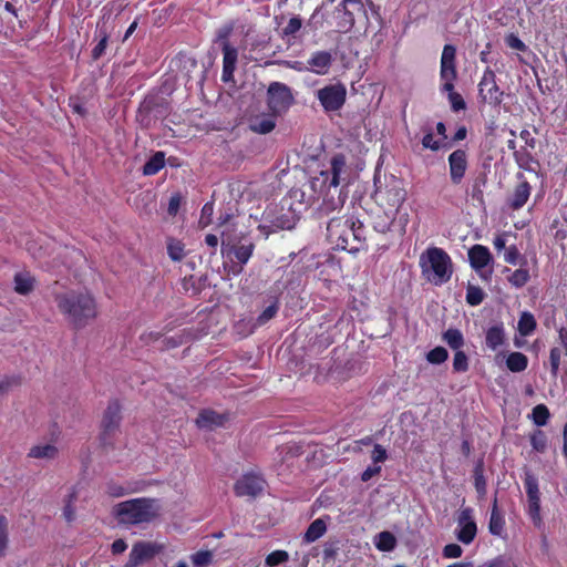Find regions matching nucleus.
Instances as JSON below:
<instances>
[{
  "instance_id": "1",
  "label": "nucleus",
  "mask_w": 567,
  "mask_h": 567,
  "mask_svg": "<svg viewBox=\"0 0 567 567\" xmlns=\"http://www.w3.org/2000/svg\"><path fill=\"white\" fill-rule=\"evenodd\" d=\"M55 302L59 310L76 328H82L96 317V303L87 291H68L58 293Z\"/></svg>"
},
{
  "instance_id": "2",
  "label": "nucleus",
  "mask_w": 567,
  "mask_h": 567,
  "mask_svg": "<svg viewBox=\"0 0 567 567\" xmlns=\"http://www.w3.org/2000/svg\"><path fill=\"white\" fill-rule=\"evenodd\" d=\"M161 514L156 498L138 497L121 502L113 507V515L120 525L140 526L150 524Z\"/></svg>"
},
{
  "instance_id": "3",
  "label": "nucleus",
  "mask_w": 567,
  "mask_h": 567,
  "mask_svg": "<svg viewBox=\"0 0 567 567\" xmlns=\"http://www.w3.org/2000/svg\"><path fill=\"white\" fill-rule=\"evenodd\" d=\"M420 266L426 279L435 286L447 282L453 274L450 256L437 247L427 248L421 255Z\"/></svg>"
},
{
  "instance_id": "4",
  "label": "nucleus",
  "mask_w": 567,
  "mask_h": 567,
  "mask_svg": "<svg viewBox=\"0 0 567 567\" xmlns=\"http://www.w3.org/2000/svg\"><path fill=\"white\" fill-rule=\"evenodd\" d=\"M375 200L379 206L389 214L396 215L399 208L406 199V190L403 181L394 175L384 176L382 182L380 177L374 178Z\"/></svg>"
},
{
  "instance_id": "5",
  "label": "nucleus",
  "mask_w": 567,
  "mask_h": 567,
  "mask_svg": "<svg viewBox=\"0 0 567 567\" xmlns=\"http://www.w3.org/2000/svg\"><path fill=\"white\" fill-rule=\"evenodd\" d=\"M349 177V169L347 166L346 157L342 154L334 155L330 161V167L327 171H322L320 176L312 179V187L316 188L318 185L326 186L329 189H333L338 193V187L341 184H347Z\"/></svg>"
},
{
  "instance_id": "6",
  "label": "nucleus",
  "mask_w": 567,
  "mask_h": 567,
  "mask_svg": "<svg viewBox=\"0 0 567 567\" xmlns=\"http://www.w3.org/2000/svg\"><path fill=\"white\" fill-rule=\"evenodd\" d=\"M354 223L352 218L332 217L327 225V237L330 243L340 249L359 250V246L351 243Z\"/></svg>"
},
{
  "instance_id": "7",
  "label": "nucleus",
  "mask_w": 567,
  "mask_h": 567,
  "mask_svg": "<svg viewBox=\"0 0 567 567\" xmlns=\"http://www.w3.org/2000/svg\"><path fill=\"white\" fill-rule=\"evenodd\" d=\"M478 96L482 102L491 106H499L503 102L504 92L496 83V75L487 68L478 83Z\"/></svg>"
},
{
  "instance_id": "8",
  "label": "nucleus",
  "mask_w": 567,
  "mask_h": 567,
  "mask_svg": "<svg viewBox=\"0 0 567 567\" xmlns=\"http://www.w3.org/2000/svg\"><path fill=\"white\" fill-rule=\"evenodd\" d=\"M317 97L327 112L340 110L347 97V89L343 84H330L317 91Z\"/></svg>"
},
{
  "instance_id": "9",
  "label": "nucleus",
  "mask_w": 567,
  "mask_h": 567,
  "mask_svg": "<svg viewBox=\"0 0 567 567\" xmlns=\"http://www.w3.org/2000/svg\"><path fill=\"white\" fill-rule=\"evenodd\" d=\"M456 48L452 44L443 47L441 55L440 78L443 82L442 90L451 91L454 89V81L456 79Z\"/></svg>"
},
{
  "instance_id": "10",
  "label": "nucleus",
  "mask_w": 567,
  "mask_h": 567,
  "mask_svg": "<svg viewBox=\"0 0 567 567\" xmlns=\"http://www.w3.org/2000/svg\"><path fill=\"white\" fill-rule=\"evenodd\" d=\"M267 96L268 106L272 114H280L285 112L292 103L290 89L284 83H271L268 87Z\"/></svg>"
},
{
  "instance_id": "11",
  "label": "nucleus",
  "mask_w": 567,
  "mask_h": 567,
  "mask_svg": "<svg viewBox=\"0 0 567 567\" xmlns=\"http://www.w3.org/2000/svg\"><path fill=\"white\" fill-rule=\"evenodd\" d=\"M456 523V538L465 545L471 544L477 533L473 509L471 507L461 508L457 514Z\"/></svg>"
},
{
  "instance_id": "12",
  "label": "nucleus",
  "mask_w": 567,
  "mask_h": 567,
  "mask_svg": "<svg viewBox=\"0 0 567 567\" xmlns=\"http://www.w3.org/2000/svg\"><path fill=\"white\" fill-rule=\"evenodd\" d=\"M163 546L153 542H137L133 545L126 567H136L155 557Z\"/></svg>"
},
{
  "instance_id": "13",
  "label": "nucleus",
  "mask_w": 567,
  "mask_h": 567,
  "mask_svg": "<svg viewBox=\"0 0 567 567\" xmlns=\"http://www.w3.org/2000/svg\"><path fill=\"white\" fill-rule=\"evenodd\" d=\"M450 178L454 185H458L465 176L468 161L464 150H456L449 155Z\"/></svg>"
},
{
  "instance_id": "14",
  "label": "nucleus",
  "mask_w": 567,
  "mask_h": 567,
  "mask_svg": "<svg viewBox=\"0 0 567 567\" xmlns=\"http://www.w3.org/2000/svg\"><path fill=\"white\" fill-rule=\"evenodd\" d=\"M265 481L255 474H246L235 484V493L237 496L255 497L262 492Z\"/></svg>"
},
{
  "instance_id": "15",
  "label": "nucleus",
  "mask_w": 567,
  "mask_h": 567,
  "mask_svg": "<svg viewBox=\"0 0 567 567\" xmlns=\"http://www.w3.org/2000/svg\"><path fill=\"white\" fill-rule=\"evenodd\" d=\"M226 415L217 413L213 410H203L196 419V425L205 431H214L225 425Z\"/></svg>"
},
{
  "instance_id": "16",
  "label": "nucleus",
  "mask_w": 567,
  "mask_h": 567,
  "mask_svg": "<svg viewBox=\"0 0 567 567\" xmlns=\"http://www.w3.org/2000/svg\"><path fill=\"white\" fill-rule=\"evenodd\" d=\"M332 63V54L329 51L313 52L308 60V71L319 75H324L329 72Z\"/></svg>"
},
{
  "instance_id": "17",
  "label": "nucleus",
  "mask_w": 567,
  "mask_h": 567,
  "mask_svg": "<svg viewBox=\"0 0 567 567\" xmlns=\"http://www.w3.org/2000/svg\"><path fill=\"white\" fill-rule=\"evenodd\" d=\"M344 204V196L341 195V192L338 189V193H334L333 189H329L323 197V202L320 205L318 213L320 216H329L337 210H340Z\"/></svg>"
},
{
  "instance_id": "18",
  "label": "nucleus",
  "mask_w": 567,
  "mask_h": 567,
  "mask_svg": "<svg viewBox=\"0 0 567 567\" xmlns=\"http://www.w3.org/2000/svg\"><path fill=\"white\" fill-rule=\"evenodd\" d=\"M468 259L472 268L476 271H481L492 261V255L487 247L474 245L468 250Z\"/></svg>"
},
{
  "instance_id": "19",
  "label": "nucleus",
  "mask_w": 567,
  "mask_h": 567,
  "mask_svg": "<svg viewBox=\"0 0 567 567\" xmlns=\"http://www.w3.org/2000/svg\"><path fill=\"white\" fill-rule=\"evenodd\" d=\"M121 422V406L118 402L113 401L109 404L106 408L103 420H102V427L104 431V434L112 433L117 429Z\"/></svg>"
},
{
  "instance_id": "20",
  "label": "nucleus",
  "mask_w": 567,
  "mask_h": 567,
  "mask_svg": "<svg viewBox=\"0 0 567 567\" xmlns=\"http://www.w3.org/2000/svg\"><path fill=\"white\" fill-rule=\"evenodd\" d=\"M530 185L523 181L514 189V193L509 199V206L513 209L522 208L530 196Z\"/></svg>"
},
{
  "instance_id": "21",
  "label": "nucleus",
  "mask_w": 567,
  "mask_h": 567,
  "mask_svg": "<svg viewBox=\"0 0 567 567\" xmlns=\"http://www.w3.org/2000/svg\"><path fill=\"white\" fill-rule=\"evenodd\" d=\"M59 454V450L54 444L45 443L32 446L29 450L28 456L31 458L51 461Z\"/></svg>"
},
{
  "instance_id": "22",
  "label": "nucleus",
  "mask_w": 567,
  "mask_h": 567,
  "mask_svg": "<svg viewBox=\"0 0 567 567\" xmlns=\"http://www.w3.org/2000/svg\"><path fill=\"white\" fill-rule=\"evenodd\" d=\"M255 249V245L251 241L234 245L228 249V252H233L235 258L240 262V265H245L250 259L252 251ZM243 270V266L239 267L235 272L239 274Z\"/></svg>"
},
{
  "instance_id": "23",
  "label": "nucleus",
  "mask_w": 567,
  "mask_h": 567,
  "mask_svg": "<svg viewBox=\"0 0 567 567\" xmlns=\"http://www.w3.org/2000/svg\"><path fill=\"white\" fill-rule=\"evenodd\" d=\"M485 342L487 348L491 350H496L505 342V332L503 324H496L487 329L485 336Z\"/></svg>"
},
{
  "instance_id": "24",
  "label": "nucleus",
  "mask_w": 567,
  "mask_h": 567,
  "mask_svg": "<svg viewBox=\"0 0 567 567\" xmlns=\"http://www.w3.org/2000/svg\"><path fill=\"white\" fill-rule=\"evenodd\" d=\"M35 279L28 271L17 272L14 276V290L20 295H28L34 288Z\"/></svg>"
},
{
  "instance_id": "25",
  "label": "nucleus",
  "mask_w": 567,
  "mask_h": 567,
  "mask_svg": "<svg viewBox=\"0 0 567 567\" xmlns=\"http://www.w3.org/2000/svg\"><path fill=\"white\" fill-rule=\"evenodd\" d=\"M505 519L504 516L499 513L497 507V499L495 498L493 502L488 529L492 535L501 536L504 532Z\"/></svg>"
},
{
  "instance_id": "26",
  "label": "nucleus",
  "mask_w": 567,
  "mask_h": 567,
  "mask_svg": "<svg viewBox=\"0 0 567 567\" xmlns=\"http://www.w3.org/2000/svg\"><path fill=\"white\" fill-rule=\"evenodd\" d=\"M327 530V524L323 518L315 519L305 533V540L312 543L319 539Z\"/></svg>"
},
{
  "instance_id": "27",
  "label": "nucleus",
  "mask_w": 567,
  "mask_h": 567,
  "mask_svg": "<svg viewBox=\"0 0 567 567\" xmlns=\"http://www.w3.org/2000/svg\"><path fill=\"white\" fill-rule=\"evenodd\" d=\"M443 341L454 351L461 350L464 347V337L458 329L450 328L443 336Z\"/></svg>"
},
{
  "instance_id": "28",
  "label": "nucleus",
  "mask_w": 567,
  "mask_h": 567,
  "mask_svg": "<svg viewBox=\"0 0 567 567\" xmlns=\"http://www.w3.org/2000/svg\"><path fill=\"white\" fill-rule=\"evenodd\" d=\"M374 545L381 551H391L396 546V538L390 532H381L374 537Z\"/></svg>"
},
{
  "instance_id": "29",
  "label": "nucleus",
  "mask_w": 567,
  "mask_h": 567,
  "mask_svg": "<svg viewBox=\"0 0 567 567\" xmlns=\"http://www.w3.org/2000/svg\"><path fill=\"white\" fill-rule=\"evenodd\" d=\"M536 326L535 317L530 312H522L517 323V330L523 337L532 334L536 329Z\"/></svg>"
},
{
  "instance_id": "30",
  "label": "nucleus",
  "mask_w": 567,
  "mask_h": 567,
  "mask_svg": "<svg viewBox=\"0 0 567 567\" xmlns=\"http://www.w3.org/2000/svg\"><path fill=\"white\" fill-rule=\"evenodd\" d=\"M165 164L164 153H155L143 166V174L152 176L157 174Z\"/></svg>"
},
{
  "instance_id": "31",
  "label": "nucleus",
  "mask_w": 567,
  "mask_h": 567,
  "mask_svg": "<svg viewBox=\"0 0 567 567\" xmlns=\"http://www.w3.org/2000/svg\"><path fill=\"white\" fill-rule=\"evenodd\" d=\"M506 365L512 372H522L527 368L528 359L522 352H512L506 359Z\"/></svg>"
},
{
  "instance_id": "32",
  "label": "nucleus",
  "mask_w": 567,
  "mask_h": 567,
  "mask_svg": "<svg viewBox=\"0 0 567 567\" xmlns=\"http://www.w3.org/2000/svg\"><path fill=\"white\" fill-rule=\"evenodd\" d=\"M275 126L276 122L272 116H257L250 124L251 130L259 134H267L271 132Z\"/></svg>"
},
{
  "instance_id": "33",
  "label": "nucleus",
  "mask_w": 567,
  "mask_h": 567,
  "mask_svg": "<svg viewBox=\"0 0 567 567\" xmlns=\"http://www.w3.org/2000/svg\"><path fill=\"white\" fill-rule=\"evenodd\" d=\"M524 485L528 501L540 499L537 478L529 472H526Z\"/></svg>"
},
{
  "instance_id": "34",
  "label": "nucleus",
  "mask_w": 567,
  "mask_h": 567,
  "mask_svg": "<svg viewBox=\"0 0 567 567\" xmlns=\"http://www.w3.org/2000/svg\"><path fill=\"white\" fill-rule=\"evenodd\" d=\"M549 416H550L549 410L545 404H538L532 411L533 422L537 426L546 425Z\"/></svg>"
},
{
  "instance_id": "35",
  "label": "nucleus",
  "mask_w": 567,
  "mask_h": 567,
  "mask_svg": "<svg viewBox=\"0 0 567 567\" xmlns=\"http://www.w3.org/2000/svg\"><path fill=\"white\" fill-rule=\"evenodd\" d=\"M8 545H9L8 520L3 515H0V558L6 556Z\"/></svg>"
},
{
  "instance_id": "36",
  "label": "nucleus",
  "mask_w": 567,
  "mask_h": 567,
  "mask_svg": "<svg viewBox=\"0 0 567 567\" xmlns=\"http://www.w3.org/2000/svg\"><path fill=\"white\" fill-rule=\"evenodd\" d=\"M474 485L476 492L484 496L486 494V480L484 477L483 464L478 463L474 468Z\"/></svg>"
},
{
  "instance_id": "37",
  "label": "nucleus",
  "mask_w": 567,
  "mask_h": 567,
  "mask_svg": "<svg viewBox=\"0 0 567 567\" xmlns=\"http://www.w3.org/2000/svg\"><path fill=\"white\" fill-rule=\"evenodd\" d=\"M76 501V494L75 492L70 493L64 498V507H63V517L68 523H71L75 518V508L73 504Z\"/></svg>"
},
{
  "instance_id": "38",
  "label": "nucleus",
  "mask_w": 567,
  "mask_h": 567,
  "mask_svg": "<svg viewBox=\"0 0 567 567\" xmlns=\"http://www.w3.org/2000/svg\"><path fill=\"white\" fill-rule=\"evenodd\" d=\"M395 216L396 215H392L390 217L389 214L383 210V216H378L374 220V229L383 234L389 231L395 219Z\"/></svg>"
},
{
  "instance_id": "39",
  "label": "nucleus",
  "mask_w": 567,
  "mask_h": 567,
  "mask_svg": "<svg viewBox=\"0 0 567 567\" xmlns=\"http://www.w3.org/2000/svg\"><path fill=\"white\" fill-rule=\"evenodd\" d=\"M289 554L286 550H275L270 553L265 560L267 567H276L280 564L288 561Z\"/></svg>"
},
{
  "instance_id": "40",
  "label": "nucleus",
  "mask_w": 567,
  "mask_h": 567,
  "mask_svg": "<svg viewBox=\"0 0 567 567\" xmlns=\"http://www.w3.org/2000/svg\"><path fill=\"white\" fill-rule=\"evenodd\" d=\"M527 513L536 527H540L543 520L540 516V499L528 501Z\"/></svg>"
},
{
  "instance_id": "41",
  "label": "nucleus",
  "mask_w": 567,
  "mask_h": 567,
  "mask_svg": "<svg viewBox=\"0 0 567 567\" xmlns=\"http://www.w3.org/2000/svg\"><path fill=\"white\" fill-rule=\"evenodd\" d=\"M190 560L195 567H206L213 560V553L209 550H199L190 556Z\"/></svg>"
},
{
  "instance_id": "42",
  "label": "nucleus",
  "mask_w": 567,
  "mask_h": 567,
  "mask_svg": "<svg viewBox=\"0 0 567 567\" xmlns=\"http://www.w3.org/2000/svg\"><path fill=\"white\" fill-rule=\"evenodd\" d=\"M486 176L484 174L480 175L472 185L471 196L473 199L483 203L484 200V194H483V187L486 184Z\"/></svg>"
},
{
  "instance_id": "43",
  "label": "nucleus",
  "mask_w": 567,
  "mask_h": 567,
  "mask_svg": "<svg viewBox=\"0 0 567 567\" xmlns=\"http://www.w3.org/2000/svg\"><path fill=\"white\" fill-rule=\"evenodd\" d=\"M99 37H100V40H99L97 44L94 47V49L92 50V58L94 60L100 59L105 53V49L107 47V40H109L107 32L103 29H100Z\"/></svg>"
},
{
  "instance_id": "44",
  "label": "nucleus",
  "mask_w": 567,
  "mask_h": 567,
  "mask_svg": "<svg viewBox=\"0 0 567 567\" xmlns=\"http://www.w3.org/2000/svg\"><path fill=\"white\" fill-rule=\"evenodd\" d=\"M530 444L536 452H540V453L545 452V450L547 447L546 434L540 430L535 431L530 435Z\"/></svg>"
},
{
  "instance_id": "45",
  "label": "nucleus",
  "mask_w": 567,
  "mask_h": 567,
  "mask_svg": "<svg viewBox=\"0 0 567 567\" xmlns=\"http://www.w3.org/2000/svg\"><path fill=\"white\" fill-rule=\"evenodd\" d=\"M223 64L236 66L238 56L237 49L231 47L227 41L223 43Z\"/></svg>"
},
{
  "instance_id": "46",
  "label": "nucleus",
  "mask_w": 567,
  "mask_h": 567,
  "mask_svg": "<svg viewBox=\"0 0 567 567\" xmlns=\"http://www.w3.org/2000/svg\"><path fill=\"white\" fill-rule=\"evenodd\" d=\"M453 370L455 372H465L468 370V358L462 349L454 353Z\"/></svg>"
},
{
  "instance_id": "47",
  "label": "nucleus",
  "mask_w": 567,
  "mask_h": 567,
  "mask_svg": "<svg viewBox=\"0 0 567 567\" xmlns=\"http://www.w3.org/2000/svg\"><path fill=\"white\" fill-rule=\"evenodd\" d=\"M529 280V271L527 269H516L508 281L516 288L523 287Z\"/></svg>"
},
{
  "instance_id": "48",
  "label": "nucleus",
  "mask_w": 567,
  "mask_h": 567,
  "mask_svg": "<svg viewBox=\"0 0 567 567\" xmlns=\"http://www.w3.org/2000/svg\"><path fill=\"white\" fill-rule=\"evenodd\" d=\"M447 358V350L443 347H436L432 349L426 355L427 361L433 364L443 363Z\"/></svg>"
},
{
  "instance_id": "49",
  "label": "nucleus",
  "mask_w": 567,
  "mask_h": 567,
  "mask_svg": "<svg viewBox=\"0 0 567 567\" xmlns=\"http://www.w3.org/2000/svg\"><path fill=\"white\" fill-rule=\"evenodd\" d=\"M484 300V292L481 288L470 286L466 291V301L471 306H478Z\"/></svg>"
},
{
  "instance_id": "50",
  "label": "nucleus",
  "mask_w": 567,
  "mask_h": 567,
  "mask_svg": "<svg viewBox=\"0 0 567 567\" xmlns=\"http://www.w3.org/2000/svg\"><path fill=\"white\" fill-rule=\"evenodd\" d=\"M561 351L559 348H553L549 354L550 372L554 378L557 377L560 365Z\"/></svg>"
},
{
  "instance_id": "51",
  "label": "nucleus",
  "mask_w": 567,
  "mask_h": 567,
  "mask_svg": "<svg viewBox=\"0 0 567 567\" xmlns=\"http://www.w3.org/2000/svg\"><path fill=\"white\" fill-rule=\"evenodd\" d=\"M130 492V488L124 487L115 482H110L106 484V493L112 497H122L127 495Z\"/></svg>"
},
{
  "instance_id": "52",
  "label": "nucleus",
  "mask_w": 567,
  "mask_h": 567,
  "mask_svg": "<svg viewBox=\"0 0 567 567\" xmlns=\"http://www.w3.org/2000/svg\"><path fill=\"white\" fill-rule=\"evenodd\" d=\"M446 92L449 93V100L453 111L458 112L466 107L463 97L461 96V94L454 92V89Z\"/></svg>"
},
{
  "instance_id": "53",
  "label": "nucleus",
  "mask_w": 567,
  "mask_h": 567,
  "mask_svg": "<svg viewBox=\"0 0 567 567\" xmlns=\"http://www.w3.org/2000/svg\"><path fill=\"white\" fill-rule=\"evenodd\" d=\"M353 233L354 234L351 235V243L353 245H358L360 247L365 239L364 227H363L362 223H360V221L354 223Z\"/></svg>"
},
{
  "instance_id": "54",
  "label": "nucleus",
  "mask_w": 567,
  "mask_h": 567,
  "mask_svg": "<svg viewBox=\"0 0 567 567\" xmlns=\"http://www.w3.org/2000/svg\"><path fill=\"white\" fill-rule=\"evenodd\" d=\"M278 311V307L276 305H270L268 306L261 313L260 316L258 317L257 319V323L259 326H262L265 324L266 322H268L269 320H271L276 313Z\"/></svg>"
},
{
  "instance_id": "55",
  "label": "nucleus",
  "mask_w": 567,
  "mask_h": 567,
  "mask_svg": "<svg viewBox=\"0 0 567 567\" xmlns=\"http://www.w3.org/2000/svg\"><path fill=\"white\" fill-rule=\"evenodd\" d=\"M302 25L301 19L293 17L289 20L288 24L284 28L285 35H293L297 33Z\"/></svg>"
},
{
  "instance_id": "56",
  "label": "nucleus",
  "mask_w": 567,
  "mask_h": 567,
  "mask_svg": "<svg viewBox=\"0 0 567 567\" xmlns=\"http://www.w3.org/2000/svg\"><path fill=\"white\" fill-rule=\"evenodd\" d=\"M463 554V549L457 544H449L443 548V556L445 558H458Z\"/></svg>"
},
{
  "instance_id": "57",
  "label": "nucleus",
  "mask_w": 567,
  "mask_h": 567,
  "mask_svg": "<svg viewBox=\"0 0 567 567\" xmlns=\"http://www.w3.org/2000/svg\"><path fill=\"white\" fill-rule=\"evenodd\" d=\"M213 213H214L213 204L206 203L202 208V215H200V219H199V224L203 227H206L210 224Z\"/></svg>"
},
{
  "instance_id": "58",
  "label": "nucleus",
  "mask_w": 567,
  "mask_h": 567,
  "mask_svg": "<svg viewBox=\"0 0 567 567\" xmlns=\"http://www.w3.org/2000/svg\"><path fill=\"white\" fill-rule=\"evenodd\" d=\"M519 258H520V254H519L518 249L516 248V246H509L508 248H506L505 254H504V260L507 264L516 265L518 262Z\"/></svg>"
},
{
  "instance_id": "59",
  "label": "nucleus",
  "mask_w": 567,
  "mask_h": 567,
  "mask_svg": "<svg viewBox=\"0 0 567 567\" xmlns=\"http://www.w3.org/2000/svg\"><path fill=\"white\" fill-rule=\"evenodd\" d=\"M386 457H388V454H386L385 449L380 444H375L372 450V454H371L372 461L374 463H382L386 460Z\"/></svg>"
},
{
  "instance_id": "60",
  "label": "nucleus",
  "mask_w": 567,
  "mask_h": 567,
  "mask_svg": "<svg viewBox=\"0 0 567 567\" xmlns=\"http://www.w3.org/2000/svg\"><path fill=\"white\" fill-rule=\"evenodd\" d=\"M422 145L424 148H429L432 151H437L441 147L440 142L434 140L432 132H429L423 136Z\"/></svg>"
},
{
  "instance_id": "61",
  "label": "nucleus",
  "mask_w": 567,
  "mask_h": 567,
  "mask_svg": "<svg viewBox=\"0 0 567 567\" xmlns=\"http://www.w3.org/2000/svg\"><path fill=\"white\" fill-rule=\"evenodd\" d=\"M506 43L508 44L509 48L518 51H524L526 49L524 42L515 34H509L506 39Z\"/></svg>"
},
{
  "instance_id": "62",
  "label": "nucleus",
  "mask_w": 567,
  "mask_h": 567,
  "mask_svg": "<svg viewBox=\"0 0 567 567\" xmlns=\"http://www.w3.org/2000/svg\"><path fill=\"white\" fill-rule=\"evenodd\" d=\"M280 64L286 66V68L296 70L298 72H306V71H308L307 64H305L301 61H281Z\"/></svg>"
},
{
  "instance_id": "63",
  "label": "nucleus",
  "mask_w": 567,
  "mask_h": 567,
  "mask_svg": "<svg viewBox=\"0 0 567 567\" xmlns=\"http://www.w3.org/2000/svg\"><path fill=\"white\" fill-rule=\"evenodd\" d=\"M381 472L380 466H369L367 470H364L361 474V480L363 482L370 481L373 476L378 475Z\"/></svg>"
},
{
  "instance_id": "64",
  "label": "nucleus",
  "mask_w": 567,
  "mask_h": 567,
  "mask_svg": "<svg viewBox=\"0 0 567 567\" xmlns=\"http://www.w3.org/2000/svg\"><path fill=\"white\" fill-rule=\"evenodd\" d=\"M168 255L173 260H181L184 257L183 248L179 245H169Z\"/></svg>"
}]
</instances>
